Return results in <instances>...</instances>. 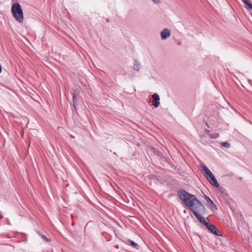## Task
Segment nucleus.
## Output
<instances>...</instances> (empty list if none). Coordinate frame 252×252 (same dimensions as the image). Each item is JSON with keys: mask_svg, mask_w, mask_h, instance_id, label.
Wrapping results in <instances>:
<instances>
[{"mask_svg": "<svg viewBox=\"0 0 252 252\" xmlns=\"http://www.w3.org/2000/svg\"><path fill=\"white\" fill-rule=\"evenodd\" d=\"M178 195L192 212L197 209H199L200 212L203 210V205L194 195L183 189L179 190L178 192Z\"/></svg>", "mask_w": 252, "mask_h": 252, "instance_id": "1", "label": "nucleus"}, {"mask_svg": "<svg viewBox=\"0 0 252 252\" xmlns=\"http://www.w3.org/2000/svg\"><path fill=\"white\" fill-rule=\"evenodd\" d=\"M200 167L205 172V176L210 184L215 188L219 187V184L211 171L204 165H201Z\"/></svg>", "mask_w": 252, "mask_h": 252, "instance_id": "2", "label": "nucleus"}, {"mask_svg": "<svg viewBox=\"0 0 252 252\" xmlns=\"http://www.w3.org/2000/svg\"><path fill=\"white\" fill-rule=\"evenodd\" d=\"M11 11L14 18L22 23L23 21V13L20 4L18 2L14 3L11 8Z\"/></svg>", "mask_w": 252, "mask_h": 252, "instance_id": "3", "label": "nucleus"}, {"mask_svg": "<svg viewBox=\"0 0 252 252\" xmlns=\"http://www.w3.org/2000/svg\"><path fill=\"white\" fill-rule=\"evenodd\" d=\"M203 210L201 212H200L199 209H197V210L193 211L192 213L201 223L205 225L208 221H207L205 218L201 215V214H205L206 212V209L204 205L203 206Z\"/></svg>", "mask_w": 252, "mask_h": 252, "instance_id": "4", "label": "nucleus"}, {"mask_svg": "<svg viewBox=\"0 0 252 252\" xmlns=\"http://www.w3.org/2000/svg\"><path fill=\"white\" fill-rule=\"evenodd\" d=\"M205 226L212 233L218 236H222V234L220 231L212 223L208 222Z\"/></svg>", "mask_w": 252, "mask_h": 252, "instance_id": "5", "label": "nucleus"}, {"mask_svg": "<svg viewBox=\"0 0 252 252\" xmlns=\"http://www.w3.org/2000/svg\"><path fill=\"white\" fill-rule=\"evenodd\" d=\"M204 198L207 201L208 206L212 210L215 209L216 210H217L216 205L215 204L214 202L206 195L204 194ZM214 212V211H213Z\"/></svg>", "mask_w": 252, "mask_h": 252, "instance_id": "6", "label": "nucleus"}, {"mask_svg": "<svg viewBox=\"0 0 252 252\" xmlns=\"http://www.w3.org/2000/svg\"><path fill=\"white\" fill-rule=\"evenodd\" d=\"M218 189V193L221 197H223L224 199H226L228 197V194L225 190V189L222 187H220L217 188Z\"/></svg>", "mask_w": 252, "mask_h": 252, "instance_id": "7", "label": "nucleus"}, {"mask_svg": "<svg viewBox=\"0 0 252 252\" xmlns=\"http://www.w3.org/2000/svg\"><path fill=\"white\" fill-rule=\"evenodd\" d=\"M153 101L152 104L155 107L157 108L159 105V96L157 94H154L152 95Z\"/></svg>", "mask_w": 252, "mask_h": 252, "instance_id": "8", "label": "nucleus"}, {"mask_svg": "<svg viewBox=\"0 0 252 252\" xmlns=\"http://www.w3.org/2000/svg\"><path fill=\"white\" fill-rule=\"evenodd\" d=\"M170 31L167 29H165L161 32V38L162 39L164 40L170 36Z\"/></svg>", "mask_w": 252, "mask_h": 252, "instance_id": "9", "label": "nucleus"}, {"mask_svg": "<svg viewBox=\"0 0 252 252\" xmlns=\"http://www.w3.org/2000/svg\"><path fill=\"white\" fill-rule=\"evenodd\" d=\"M141 64L137 60H134L133 69L136 71H139L140 68Z\"/></svg>", "mask_w": 252, "mask_h": 252, "instance_id": "10", "label": "nucleus"}, {"mask_svg": "<svg viewBox=\"0 0 252 252\" xmlns=\"http://www.w3.org/2000/svg\"><path fill=\"white\" fill-rule=\"evenodd\" d=\"M249 9H252V3L248 0H242Z\"/></svg>", "mask_w": 252, "mask_h": 252, "instance_id": "11", "label": "nucleus"}, {"mask_svg": "<svg viewBox=\"0 0 252 252\" xmlns=\"http://www.w3.org/2000/svg\"><path fill=\"white\" fill-rule=\"evenodd\" d=\"M221 145L226 148H229L230 147V144L227 142H223L221 143Z\"/></svg>", "mask_w": 252, "mask_h": 252, "instance_id": "12", "label": "nucleus"}, {"mask_svg": "<svg viewBox=\"0 0 252 252\" xmlns=\"http://www.w3.org/2000/svg\"><path fill=\"white\" fill-rule=\"evenodd\" d=\"M130 243L133 248H136L138 246V244L133 241H130Z\"/></svg>", "mask_w": 252, "mask_h": 252, "instance_id": "13", "label": "nucleus"}, {"mask_svg": "<svg viewBox=\"0 0 252 252\" xmlns=\"http://www.w3.org/2000/svg\"><path fill=\"white\" fill-rule=\"evenodd\" d=\"M73 102L74 105V108H76V105H77V100L75 94H73Z\"/></svg>", "mask_w": 252, "mask_h": 252, "instance_id": "14", "label": "nucleus"}, {"mask_svg": "<svg viewBox=\"0 0 252 252\" xmlns=\"http://www.w3.org/2000/svg\"><path fill=\"white\" fill-rule=\"evenodd\" d=\"M41 237H42V239L46 241V242H48L49 241V239L46 236H45L44 235H42Z\"/></svg>", "mask_w": 252, "mask_h": 252, "instance_id": "15", "label": "nucleus"}, {"mask_svg": "<svg viewBox=\"0 0 252 252\" xmlns=\"http://www.w3.org/2000/svg\"><path fill=\"white\" fill-rule=\"evenodd\" d=\"M153 1L156 3H159L160 2V1L161 0H153Z\"/></svg>", "mask_w": 252, "mask_h": 252, "instance_id": "16", "label": "nucleus"}]
</instances>
